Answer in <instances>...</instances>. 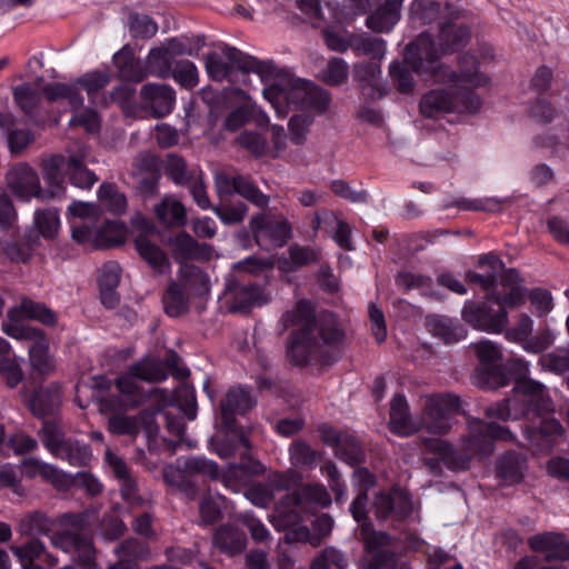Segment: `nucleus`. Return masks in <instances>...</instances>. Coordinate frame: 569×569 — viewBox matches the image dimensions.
I'll return each mask as SVG.
<instances>
[{
    "label": "nucleus",
    "instance_id": "nucleus-3",
    "mask_svg": "<svg viewBox=\"0 0 569 569\" xmlns=\"http://www.w3.org/2000/svg\"><path fill=\"white\" fill-rule=\"evenodd\" d=\"M66 164L63 154H52L41 163L42 177L47 189H42L38 173L28 163L13 166L6 174V181L11 192L22 200L37 198L51 200L64 193L62 169Z\"/></svg>",
    "mask_w": 569,
    "mask_h": 569
},
{
    "label": "nucleus",
    "instance_id": "nucleus-53",
    "mask_svg": "<svg viewBox=\"0 0 569 569\" xmlns=\"http://www.w3.org/2000/svg\"><path fill=\"white\" fill-rule=\"evenodd\" d=\"M348 76V63L342 58L333 57L320 72L319 78L328 86L338 87L347 82Z\"/></svg>",
    "mask_w": 569,
    "mask_h": 569
},
{
    "label": "nucleus",
    "instance_id": "nucleus-13",
    "mask_svg": "<svg viewBox=\"0 0 569 569\" xmlns=\"http://www.w3.org/2000/svg\"><path fill=\"white\" fill-rule=\"evenodd\" d=\"M513 391L522 396L523 415L541 416L553 410V403L543 383L519 376Z\"/></svg>",
    "mask_w": 569,
    "mask_h": 569
},
{
    "label": "nucleus",
    "instance_id": "nucleus-12",
    "mask_svg": "<svg viewBox=\"0 0 569 569\" xmlns=\"http://www.w3.org/2000/svg\"><path fill=\"white\" fill-rule=\"evenodd\" d=\"M216 189L219 194L237 193L259 209H267L270 198L259 190V188L247 177L242 174L229 176L226 172H219L214 179Z\"/></svg>",
    "mask_w": 569,
    "mask_h": 569
},
{
    "label": "nucleus",
    "instance_id": "nucleus-36",
    "mask_svg": "<svg viewBox=\"0 0 569 569\" xmlns=\"http://www.w3.org/2000/svg\"><path fill=\"white\" fill-rule=\"evenodd\" d=\"M451 81L460 91H472V87L482 83V76L478 73V61L475 56L465 53L459 57V73L452 72Z\"/></svg>",
    "mask_w": 569,
    "mask_h": 569
},
{
    "label": "nucleus",
    "instance_id": "nucleus-7",
    "mask_svg": "<svg viewBox=\"0 0 569 569\" xmlns=\"http://www.w3.org/2000/svg\"><path fill=\"white\" fill-rule=\"evenodd\" d=\"M223 430L226 432L224 436L221 439L212 441L213 450L220 458L228 459L234 457L237 452L243 449V451L240 452L241 462L231 463L228 472L239 469L251 475L262 473L264 471L263 465L249 455L251 443L246 437L243 429L234 425L233 430H227L224 427Z\"/></svg>",
    "mask_w": 569,
    "mask_h": 569
},
{
    "label": "nucleus",
    "instance_id": "nucleus-15",
    "mask_svg": "<svg viewBox=\"0 0 569 569\" xmlns=\"http://www.w3.org/2000/svg\"><path fill=\"white\" fill-rule=\"evenodd\" d=\"M462 319L476 329L501 332L508 325L507 310L499 309L496 313L490 311L487 303L467 301L462 309Z\"/></svg>",
    "mask_w": 569,
    "mask_h": 569
},
{
    "label": "nucleus",
    "instance_id": "nucleus-23",
    "mask_svg": "<svg viewBox=\"0 0 569 569\" xmlns=\"http://www.w3.org/2000/svg\"><path fill=\"white\" fill-rule=\"evenodd\" d=\"M461 449L471 458H487L493 453L492 439L487 432V423L479 419L468 422V433L462 438Z\"/></svg>",
    "mask_w": 569,
    "mask_h": 569
},
{
    "label": "nucleus",
    "instance_id": "nucleus-16",
    "mask_svg": "<svg viewBox=\"0 0 569 569\" xmlns=\"http://www.w3.org/2000/svg\"><path fill=\"white\" fill-rule=\"evenodd\" d=\"M371 508L375 517L380 521H401L412 511L409 498L398 491L376 493Z\"/></svg>",
    "mask_w": 569,
    "mask_h": 569
},
{
    "label": "nucleus",
    "instance_id": "nucleus-8",
    "mask_svg": "<svg viewBox=\"0 0 569 569\" xmlns=\"http://www.w3.org/2000/svg\"><path fill=\"white\" fill-rule=\"evenodd\" d=\"M2 329L13 339L32 342L29 347V357L33 370L40 375H48L54 369L53 360L49 355V345L42 330L17 323H3Z\"/></svg>",
    "mask_w": 569,
    "mask_h": 569
},
{
    "label": "nucleus",
    "instance_id": "nucleus-27",
    "mask_svg": "<svg viewBox=\"0 0 569 569\" xmlns=\"http://www.w3.org/2000/svg\"><path fill=\"white\" fill-rule=\"evenodd\" d=\"M113 64L122 80L141 82L148 77L146 62L134 56L129 44L122 47L113 56Z\"/></svg>",
    "mask_w": 569,
    "mask_h": 569
},
{
    "label": "nucleus",
    "instance_id": "nucleus-64",
    "mask_svg": "<svg viewBox=\"0 0 569 569\" xmlns=\"http://www.w3.org/2000/svg\"><path fill=\"white\" fill-rule=\"evenodd\" d=\"M164 169L176 184L183 186L192 180V172L188 169L186 161L177 154L167 156Z\"/></svg>",
    "mask_w": 569,
    "mask_h": 569
},
{
    "label": "nucleus",
    "instance_id": "nucleus-30",
    "mask_svg": "<svg viewBox=\"0 0 569 569\" xmlns=\"http://www.w3.org/2000/svg\"><path fill=\"white\" fill-rule=\"evenodd\" d=\"M22 318L37 320L46 326H53L57 322V317L51 309L26 297L21 299L19 307L8 311V323L21 325L19 321Z\"/></svg>",
    "mask_w": 569,
    "mask_h": 569
},
{
    "label": "nucleus",
    "instance_id": "nucleus-29",
    "mask_svg": "<svg viewBox=\"0 0 569 569\" xmlns=\"http://www.w3.org/2000/svg\"><path fill=\"white\" fill-rule=\"evenodd\" d=\"M389 427L393 433L411 436L420 430L418 421L409 413V406L402 395H396L390 403Z\"/></svg>",
    "mask_w": 569,
    "mask_h": 569
},
{
    "label": "nucleus",
    "instance_id": "nucleus-9",
    "mask_svg": "<svg viewBox=\"0 0 569 569\" xmlns=\"http://www.w3.org/2000/svg\"><path fill=\"white\" fill-rule=\"evenodd\" d=\"M226 300L229 312L248 315L252 308L267 303L270 295L261 286L230 278L226 287Z\"/></svg>",
    "mask_w": 569,
    "mask_h": 569
},
{
    "label": "nucleus",
    "instance_id": "nucleus-57",
    "mask_svg": "<svg viewBox=\"0 0 569 569\" xmlns=\"http://www.w3.org/2000/svg\"><path fill=\"white\" fill-rule=\"evenodd\" d=\"M295 492L299 495L305 507L308 503H315L322 508L329 507L331 505V496L328 489L321 483H309Z\"/></svg>",
    "mask_w": 569,
    "mask_h": 569
},
{
    "label": "nucleus",
    "instance_id": "nucleus-40",
    "mask_svg": "<svg viewBox=\"0 0 569 569\" xmlns=\"http://www.w3.org/2000/svg\"><path fill=\"white\" fill-rule=\"evenodd\" d=\"M134 246L140 257L158 273L169 269L170 261L163 250L151 242L146 234H139L134 239Z\"/></svg>",
    "mask_w": 569,
    "mask_h": 569
},
{
    "label": "nucleus",
    "instance_id": "nucleus-42",
    "mask_svg": "<svg viewBox=\"0 0 569 569\" xmlns=\"http://www.w3.org/2000/svg\"><path fill=\"white\" fill-rule=\"evenodd\" d=\"M157 220L167 227L183 226L186 223V210L181 202L166 196L154 206Z\"/></svg>",
    "mask_w": 569,
    "mask_h": 569
},
{
    "label": "nucleus",
    "instance_id": "nucleus-55",
    "mask_svg": "<svg viewBox=\"0 0 569 569\" xmlns=\"http://www.w3.org/2000/svg\"><path fill=\"white\" fill-rule=\"evenodd\" d=\"M538 363L545 371L563 375L569 371V349L545 353L539 358Z\"/></svg>",
    "mask_w": 569,
    "mask_h": 569
},
{
    "label": "nucleus",
    "instance_id": "nucleus-28",
    "mask_svg": "<svg viewBox=\"0 0 569 569\" xmlns=\"http://www.w3.org/2000/svg\"><path fill=\"white\" fill-rule=\"evenodd\" d=\"M306 507L298 493L290 492L284 495L276 505L274 523L279 529H287L291 526L299 525Z\"/></svg>",
    "mask_w": 569,
    "mask_h": 569
},
{
    "label": "nucleus",
    "instance_id": "nucleus-59",
    "mask_svg": "<svg viewBox=\"0 0 569 569\" xmlns=\"http://www.w3.org/2000/svg\"><path fill=\"white\" fill-rule=\"evenodd\" d=\"M34 224L44 238L52 239L60 224L58 210L54 208L38 210L34 214Z\"/></svg>",
    "mask_w": 569,
    "mask_h": 569
},
{
    "label": "nucleus",
    "instance_id": "nucleus-14",
    "mask_svg": "<svg viewBox=\"0 0 569 569\" xmlns=\"http://www.w3.org/2000/svg\"><path fill=\"white\" fill-rule=\"evenodd\" d=\"M67 153L68 157L63 156L66 164L62 173L64 172L68 176L73 186L82 189L91 188L98 181V177L87 168L89 148L77 142L73 147L67 149Z\"/></svg>",
    "mask_w": 569,
    "mask_h": 569
},
{
    "label": "nucleus",
    "instance_id": "nucleus-31",
    "mask_svg": "<svg viewBox=\"0 0 569 569\" xmlns=\"http://www.w3.org/2000/svg\"><path fill=\"white\" fill-rule=\"evenodd\" d=\"M176 282L181 283V288L190 297H204L210 292L208 274L194 264H182Z\"/></svg>",
    "mask_w": 569,
    "mask_h": 569
},
{
    "label": "nucleus",
    "instance_id": "nucleus-39",
    "mask_svg": "<svg viewBox=\"0 0 569 569\" xmlns=\"http://www.w3.org/2000/svg\"><path fill=\"white\" fill-rule=\"evenodd\" d=\"M478 267L488 268L485 273L468 271L466 279L470 282L479 283L486 291H490L497 283L498 273L503 269V262L493 254H483L478 260Z\"/></svg>",
    "mask_w": 569,
    "mask_h": 569
},
{
    "label": "nucleus",
    "instance_id": "nucleus-4",
    "mask_svg": "<svg viewBox=\"0 0 569 569\" xmlns=\"http://www.w3.org/2000/svg\"><path fill=\"white\" fill-rule=\"evenodd\" d=\"M94 518L96 513L90 510L63 513L59 518V523L66 529L54 532L50 538L56 548L76 553L82 569H102L97 561L93 538L88 531Z\"/></svg>",
    "mask_w": 569,
    "mask_h": 569
},
{
    "label": "nucleus",
    "instance_id": "nucleus-2",
    "mask_svg": "<svg viewBox=\"0 0 569 569\" xmlns=\"http://www.w3.org/2000/svg\"><path fill=\"white\" fill-rule=\"evenodd\" d=\"M274 71L264 81V83H269V87L263 89V96L272 103L280 117L287 114V110L280 106L282 102L295 109L327 111L331 100L327 90L319 88L310 81L295 78L291 73L278 68L276 64Z\"/></svg>",
    "mask_w": 569,
    "mask_h": 569
},
{
    "label": "nucleus",
    "instance_id": "nucleus-6",
    "mask_svg": "<svg viewBox=\"0 0 569 569\" xmlns=\"http://www.w3.org/2000/svg\"><path fill=\"white\" fill-rule=\"evenodd\" d=\"M460 397L452 393L428 396L425 398L422 415L418 423L431 435L442 436L451 428L452 415L459 411Z\"/></svg>",
    "mask_w": 569,
    "mask_h": 569
},
{
    "label": "nucleus",
    "instance_id": "nucleus-49",
    "mask_svg": "<svg viewBox=\"0 0 569 569\" xmlns=\"http://www.w3.org/2000/svg\"><path fill=\"white\" fill-rule=\"evenodd\" d=\"M351 49L359 56L370 59H382L386 53V42L381 38L363 34H351Z\"/></svg>",
    "mask_w": 569,
    "mask_h": 569
},
{
    "label": "nucleus",
    "instance_id": "nucleus-37",
    "mask_svg": "<svg viewBox=\"0 0 569 569\" xmlns=\"http://www.w3.org/2000/svg\"><path fill=\"white\" fill-rule=\"evenodd\" d=\"M428 331L445 343H452L466 337L465 328L449 318L430 315L426 317Z\"/></svg>",
    "mask_w": 569,
    "mask_h": 569
},
{
    "label": "nucleus",
    "instance_id": "nucleus-43",
    "mask_svg": "<svg viewBox=\"0 0 569 569\" xmlns=\"http://www.w3.org/2000/svg\"><path fill=\"white\" fill-rule=\"evenodd\" d=\"M53 456L67 460L72 466L84 467L90 462L92 452L89 445L73 439H66Z\"/></svg>",
    "mask_w": 569,
    "mask_h": 569
},
{
    "label": "nucleus",
    "instance_id": "nucleus-52",
    "mask_svg": "<svg viewBox=\"0 0 569 569\" xmlns=\"http://www.w3.org/2000/svg\"><path fill=\"white\" fill-rule=\"evenodd\" d=\"M77 82L86 90L93 104H104L106 99L101 91L110 82V76L106 72H92L80 77Z\"/></svg>",
    "mask_w": 569,
    "mask_h": 569
},
{
    "label": "nucleus",
    "instance_id": "nucleus-5",
    "mask_svg": "<svg viewBox=\"0 0 569 569\" xmlns=\"http://www.w3.org/2000/svg\"><path fill=\"white\" fill-rule=\"evenodd\" d=\"M481 106L480 98L473 91H460L456 87L452 90L435 89L422 96L420 113L430 119L439 118L450 112L473 113Z\"/></svg>",
    "mask_w": 569,
    "mask_h": 569
},
{
    "label": "nucleus",
    "instance_id": "nucleus-20",
    "mask_svg": "<svg viewBox=\"0 0 569 569\" xmlns=\"http://www.w3.org/2000/svg\"><path fill=\"white\" fill-rule=\"evenodd\" d=\"M528 542L535 552L543 555L542 558H540V562L569 560V541L562 533L545 532L535 535Z\"/></svg>",
    "mask_w": 569,
    "mask_h": 569
},
{
    "label": "nucleus",
    "instance_id": "nucleus-21",
    "mask_svg": "<svg viewBox=\"0 0 569 569\" xmlns=\"http://www.w3.org/2000/svg\"><path fill=\"white\" fill-rule=\"evenodd\" d=\"M256 406V400L249 391L242 388L230 389L220 403L221 425L227 430H233L236 415H244Z\"/></svg>",
    "mask_w": 569,
    "mask_h": 569
},
{
    "label": "nucleus",
    "instance_id": "nucleus-41",
    "mask_svg": "<svg viewBox=\"0 0 569 569\" xmlns=\"http://www.w3.org/2000/svg\"><path fill=\"white\" fill-rule=\"evenodd\" d=\"M131 376L146 382H159L167 378L162 360L157 357H143L128 368Z\"/></svg>",
    "mask_w": 569,
    "mask_h": 569
},
{
    "label": "nucleus",
    "instance_id": "nucleus-50",
    "mask_svg": "<svg viewBox=\"0 0 569 569\" xmlns=\"http://www.w3.org/2000/svg\"><path fill=\"white\" fill-rule=\"evenodd\" d=\"M97 249H109L124 242V228L118 221H106L94 236Z\"/></svg>",
    "mask_w": 569,
    "mask_h": 569
},
{
    "label": "nucleus",
    "instance_id": "nucleus-22",
    "mask_svg": "<svg viewBox=\"0 0 569 569\" xmlns=\"http://www.w3.org/2000/svg\"><path fill=\"white\" fill-rule=\"evenodd\" d=\"M62 395L58 385L51 383L34 390L29 409L38 419L44 420L58 417L61 408Z\"/></svg>",
    "mask_w": 569,
    "mask_h": 569
},
{
    "label": "nucleus",
    "instance_id": "nucleus-61",
    "mask_svg": "<svg viewBox=\"0 0 569 569\" xmlns=\"http://www.w3.org/2000/svg\"><path fill=\"white\" fill-rule=\"evenodd\" d=\"M41 429L42 442L47 449L53 455L66 439L60 426L58 417L44 419Z\"/></svg>",
    "mask_w": 569,
    "mask_h": 569
},
{
    "label": "nucleus",
    "instance_id": "nucleus-47",
    "mask_svg": "<svg viewBox=\"0 0 569 569\" xmlns=\"http://www.w3.org/2000/svg\"><path fill=\"white\" fill-rule=\"evenodd\" d=\"M190 296L181 288V283L170 281L162 297L163 310L169 317H179L188 311Z\"/></svg>",
    "mask_w": 569,
    "mask_h": 569
},
{
    "label": "nucleus",
    "instance_id": "nucleus-18",
    "mask_svg": "<svg viewBox=\"0 0 569 569\" xmlns=\"http://www.w3.org/2000/svg\"><path fill=\"white\" fill-rule=\"evenodd\" d=\"M142 108L153 118H162L169 114L176 101V94L171 87L164 83H147L140 89Z\"/></svg>",
    "mask_w": 569,
    "mask_h": 569
},
{
    "label": "nucleus",
    "instance_id": "nucleus-62",
    "mask_svg": "<svg viewBox=\"0 0 569 569\" xmlns=\"http://www.w3.org/2000/svg\"><path fill=\"white\" fill-rule=\"evenodd\" d=\"M108 430L116 436L136 437L140 431V426L134 417L114 413L108 419Z\"/></svg>",
    "mask_w": 569,
    "mask_h": 569
},
{
    "label": "nucleus",
    "instance_id": "nucleus-54",
    "mask_svg": "<svg viewBox=\"0 0 569 569\" xmlns=\"http://www.w3.org/2000/svg\"><path fill=\"white\" fill-rule=\"evenodd\" d=\"M360 537L365 542L366 549L370 552L386 549V547L392 545L393 540L389 533L375 530L371 522L360 525Z\"/></svg>",
    "mask_w": 569,
    "mask_h": 569
},
{
    "label": "nucleus",
    "instance_id": "nucleus-25",
    "mask_svg": "<svg viewBox=\"0 0 569 569\" xmlns=\"http://www.w3.org/2000/svg\"><path fill=\"white\" fill-rule=\"evenodd\" d=\"M562 432V426L555 418L542 419L538 426H529L525 429L526 439L536 452L551 451L556 437Z\"/></svg>",
    "mask_w": 569,
    "mask_h": 569
},
{
    "label": "nucleus",
    "instance_id": "nucleus-45",
    "mask_svg": "<svg viewBox=\"0 0 569 569\" xmlns=\"http://www.w3.org/2000/svg\"><path fill=\"white\" fill-rule=\"evenodd\" d=\"M289 457L296 468L313 469L321 461L322 453L307 441L299 439L290 445Z\"/></svg>",
    "mask_w": 569,
    "mask_h": 569
},
{
    "label": "nucleus",
    "instance_id": "nucleus-60",
    "mask_svg": "<svg viewBox=\"0 0 569 569\" xmlns=\"http://www.w3.org/2000/svg\"><path fill=\"white\" fill-rule=\"evenodd\" d=\"M320 472L327 478L329 488L335 493L336 502L341 503L346 493V483L336 462L326 460L320 467Z\"/></svg>",
    "mask_w": 569,
    "mask_h": 569
},
{
    "label": "nucleus",
    "instance_id": "nucleus-63",
    "mask_svg": "<svg viewBox=\"0 0 569 569\" xmlns=\"http://www.w3.org/2000/svg\"><path fill=\"white\" fill-rule=\"evenodd\" d=\"M13 98L24 113H31L40 101V92L31 83H22L13 89Z\"/></svg>",
    "mask_w": 569,
    "mask_h": 569
},
{
    "label": "nucleus",
    "instance_id": "nucleus-19",
    "mask_svg": "<svg viewBox=\"0 0 569 569\" xmlns=\"http://www.w3.org/2000/svg\"><path fill=\"white\" fill-rule=\"evenodd\" d=\"M405 60L415 72H433L436 70L433 64L438 60V51L430 36L422 33L417 40L408 43Z\"/></svg>",
    "mask_w": 569,
    "mask_h": 569
},
{
    "label": "nucleus",
    "instance_id": "nucleus-17",
    "mask_svg": "<svg viewBox=\"0 0 569 569\" xmlns=\"http://www.w3.org/2000/svg\"><path fill=\"white\" fill-rule=\"evenodd\" d=\"M171 254L177 263L189 264L188 261H208L212 256V247L208 243H200L186 231L179 232L168 239Z\"/></svg>",
    "mask_w": 569,
    "mask_h": 569
},
{
    "label": "nucleus",
    "instance_id": "nucleus-58",
    "mask_svg": "<svg viewBox=\"0 0 569 569\" xmlns=\"http://www.w3.org/2000/svg\"><path fill=\"white\" fill-rule=\"evenodd\" d=\"M128 27L131 36L138 39H151L158 31V24L147 14L131 13Z\"/></svg>",
    "mask_w": 569,
    "mask_h": 569
},
{
    "label": "nucleus",
    "instance_id": "nucleus-33",
    "mask_svg": "<svg viewBox=\"0 0 569 569\" xmlns=\"http://www.w3.org/2000/svg\"><path fill=\"white\" fill-rule=\"evenodd\" d=\"M423 447L426 452L439 455L442 463L451 470H465L469 467L471 457L462 449L457 452L447 442L438 439H425Z\"/></svg>",
    "mask_w": 569,
    "mask_h": 569
},
{
    "label": "nucleus",
    "instance_id": "nucleus-51",
    "mask_svg": "<svg viewBox=\"0 0 569 569\" xmlns=\"http://www.w3.org/2000/svg\"><path fill=\"white\" fill-rule=\"evenodd\" d=\"M134 379L136 378L131 376L128 370L126 375L116 380L119 393L126 397L123 402L120 405V407L124 409L138 407L144 398L141 387L136 383Z\"/></svg>",
    "mask_w": 569,
    "mask_h": 569
},
{
    "label": "nucleus",
    "instance_id": "nucleus-11",
    "mask_svg": "<svg viewBox=\"0 0 569 569\" xmlns=\"http://www.w3.org/2000/svg\"><path fill=\"white\" fill-rule=\"evenodd\" d=\"M528 363L521 359L508 361L503 366H480L472 373V383L481 389L495 390L508 386L511 381V375H526Z\"/></svg>",
    "mask_w": 569,
    "mask_h": 569
},
{
    "label": "nucleus",
    "instance_id": "nucleus-38",
    "mask_svg": "<svg viewBox=\"0 0 569 569\" xmlns=\"http://www.w3.org/2000/svg\"><path fill=\"white\" fill-rule=\"evenodd\" d=\"M469 38L470 30L467 26L447 21L440 26L438 46L442 52H455L465 47Z\"/></svg>",
    "mask_w": 569,
    "mask_h": 569
},
{
    "label": "nucleus",
    "instance_id": "nucleus-48",
    "mask_svg": "<svg viewBox=\"0 0 569 569\" xmlns=\"http://www.w3.org/2000/svg\"><path fill=\"white\" fill-rule=\"evenodd\" d=\"M335 455L351 467L363 463L366 459L362 445L349 432L342 435V439L335 449Z\"/></svg>",
    "mask_w": 569,
    "mask_h": 569
},
{
    "label": "nucleus",
    "instance_id": "nucleus-24",
    "mask_svg": "<svg viewBox=\"0 0 569 569\" xmlns=\"http://www.w3.org/2000/svg\"><path fill=\"white\" fill-rule=\"evenodd\" d=\"M223 57L231 67V71L237 69L243 76L253 72L259 76L262 82L273 74L274 63L272 61H261L254 57L248 56L233 47L223 49Z\"/></svg>",
    "mask_w": 569,
    "mask_h": 569
},
{
    "label": "nucleus",
    "instance_id": "nucleus-26",
    "mask_svg": "<svg viewBox=\"0 0 569 569\" xmlns=\"http://www.w3.org/2000/svg\"><path fill=\"white\" fill-rule=\"evenodd\" d=\"M353 78L362 93L368 98L377 99L386 94L379 64L373 62H359L355 64Z\"/></svg>",
    "mask_w": 569,
    "mask_h": 569
},
{
    "label": "nucleus",
    "instance_id": "nucleus-56",
    "mask_svg": "<svg viewBox=\"0 0 569 569\" xmlns=\"http://www.w3.org/2000/svg\"><path fill=\"white\" fill-rule=\"evenodd\" d=\"M98 198L116 214H121L126 211L127 198L118 191L117 186L113 183H102L98 191Z\"/></svg>",
    "mask_w": 569,
    "mask_h": 569
},
{
    "label": "nucleus",
    "instance_id": "nucleus-10",
    "mask_svg": "<svg viewBox=\"0 0 569 569\" xmlns=\"http://www.w3.org/2000/svg\"><path fill=\"white\" fill-rule=\"evenodd\" d=\"M249 229L258 246L262 247L266 240L281 247L291 236V227L286 218L271 211H261L251 217Z\"/></svg>",
    "mask_w": 569,
    "mask_h": 569
},
{
    "label": "nucleus",
    "instance_id": "nucleus-44",
    "mask_svg": "<svg viewBox=\"0 0 569 569\" xmlns=\"http://www.w3.org/2000/svg\"><path fill=\"white\" fill-rule=\"evenodd\" d=\"M144 62L148 76L152 74L160 79L170 78L174 64L172 57L162 43L150 49Z\"/></svg>",
    "mask_w": 569,
    "mask_h": 569
},
{
    "label": "nucleus",
    "instance_id": "nucleus-34",
    "mask_svg": "<svg viewBox=\"0 0 569 569\" xmlns=\"http://www.w3.org/2000/svg\"><path fill=\"white\" fill-rule=\"evenodd\" d=\"M400 19L399 1L386 0L367 17L366 24L375 32H388Z\"/></svg>",
    "mask_w": 569,
    "mask_h": 569
},
{
    "label": "nucleus",
    "instance_id": "nucleus-1",
    "mask_svg": "<svg viewBox=\"0 0 569 569\" xmlns=\"http://www.w3.org/2000/svg\"><path fill=\"white\" fill-rule=\"evenodd\" d=\"M279 325L280 333L298 327L287 342V357L295 366L303 367L312 360L327 365L338 359L331 349L342 342L345 333L332 313L316 319L312 305L300 300L293 310L282 315Z\"/></svg>",
    "mask_w": 569,
    "mask_h": 569
},
{
    "label": "nucleus",
    "instance_id": "nucleus-46",
    "mask_svg": "<svg viewBox=\"0 0 569 569\" xmlns=\"http://www.w3.org/2000/svg\"><path fill=\"white\" fill-rule=\"evenodd\" d=\"M51 528V519L42 511L36 510L21 517L17 530L21 536L36 538L48 535Z\"/></svg>",
    "mask_w": 569,
    "mask_h": 569
},
{
    "label": "nucleus",
    "instance_id": "nucleus-32",
    "mask_svg": "<svg viewBox=\"0 0 569 569\" xmlns=\"http://www.w3.org/2000/svg\"><path fill=\"white\" fill-rule=\"evenodd\" d=\"M527 468L525 456L508 451L500 456L496 462V475L507 486L519 483Z\"/></svg>",
    "mask_w": 569,
    "mask_h": 569
},
{
    "label": "nucleus",
    "instance_id": "nucleus-35",
    "mask_svg": "<svg viewBox=\"0 0 569 569\" xmlns=\"http://www.w3.org/2000/svg\"><path fill=\"white\" fill-rule=\"evenodd\" d=\"M213 546L230 556L241 553L247 546L246 533L237 527L224 525L212 537Z\"/></svg>",
    "mask_w": 569,
    "mask_h": 569
}]
</instances>
